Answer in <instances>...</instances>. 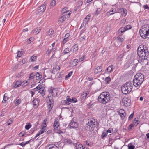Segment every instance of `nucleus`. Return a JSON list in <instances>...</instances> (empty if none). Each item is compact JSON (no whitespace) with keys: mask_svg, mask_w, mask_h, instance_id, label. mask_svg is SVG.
<instances>
[{"mask_svg":"<svg viewBox=\"0 0 149 149\" xmlns=\"http://www.w3.org/2000/svg\"><path fill=\"white\" fill-rule=\"evenodd\" d=\"M140 35L144 39L149 38V25L142 27L139 31Z\"/></svg>","mask_w":149,"mask_h":149,"instance_id":"5","label":"nucleus"},{"mask_svg":"<svg viewBox=\"0 0 149 149\" xmlns=\"http://www.w3.org/2000/svg\"><path fill=\"white\" fill-rule=\"evenodd\" d=\"M117 12L121 14L122 17H125L127 15V10L125 8H120L118 9Z\"/></svg>","mask_w":149,"mask_h":149,"instance_id":"13","label":"nucleus"},{"mask_svg":"<svg viewBox=\"0 0 149 149\" xmlns=\"http://www.w3.org/2000/svg\"><path fill=\"white\" fill-rule=\"evenodd\" d=\"M70 52L69 49L66 48L63 51V52L65 54H67Z\"/></svg>","mask_w":149,"mask_h":149,"instance_id":"50","label":"nucleus"},{"mask_svg":"<svg viewBox=\"0 0 149 149\" xmlns=\"http://www.w3.org/2000/svg\"><path fill=\"white\" fill-rule=\"evenodd\" d=\"M110 99L109 94L108 93L105 92L102 93L98 98V101L100 103L105 104Z\"/></svg>","mask_w":149,"mask_h":149,"instance_id":"3","label":"nucleus"},{"mask_svg":"<svg viewBox=\"0 0 149 149\" xmlns=\"http://www.w3.org/2000/svg\"><path fill=\"white\" fill-rule=\"evenodd\" d=\"M125 112V110L123 109H120L118 111V113L119 114L123 113Z\"/></svg>","mask_w":149,"mask_h":149,"instance_id":"61","label":"nucleus"},{"mask_svg":"<svg viewBox=\"0 0 149 149\" xmlns=\"http://www.w3.org/2000/svg\"><path fill=\"white\" fill-rule=\"evenodd\" d=\"M56 4V1L54 0H53L51 1L50 3V5L51 6L54 7Z\"/></svg>","mask_w":149,"mask_h":149,"instance_id":"38","label":"nucleus"},{"mask_svg":"<svg viewBox=\"0 0 149 149\" xmlns=\"http://www.w3.org/2000/svg\"><path fill=\"white\" fill-rule=\"evenodd\" d=\"M124 28L126 31L128 30L131 29L132 28V26L130 25H127L124 27Z\"/></svg>","mask_w":149,"mask_h":149,"instance_id":"49","label":"nucleus"},{"mask_svg":"<svg viewBox=\"0 0 149 149\" xmlns=\"http://www.w3.org/2000/svg\"><path fill=\"white\" fill-rule=\"evenodd\" d=\"M46 8V6L45 5L43 4V5H42L41 6L38 7V12H43L45 10Z\"/></svg>","mask_w":149,"mask_h":149,"instance_id":"17","label":"nucleus"},{"mask_svg":"<svg viewBox=\"0 0 149 149\" xmlns=\"http://www.w3.org/2000/svg\"><path fill=\"white\" fill-rule=\"evenodd\" d=\"M97 50L96 49L92 54V56L93 57H95L97 56Z\"/></svg>","mask_w":149,"mask_h":149,"instance_id":"41","label":"nucleus"},{"mask_svg":"<svg viewBox=\"0 0 149 149\" xmlns=\"http://www.w3.org/2000/svg\"><path fill=\"white\" fill-rule=\"evenodd\" d=\"M78 49V46L77 45H74L72 47V51L74 52H76Z\"/></svg>","mask_w":149,"mask_h":149,"instance_id":"31","label":"nucleus"},{"mask_svg":"<svg viewBox=\"0 0 149 149\" xmlns=\"http://www.w3.org/2000/svg\"><path fill=\"white\" fill-rule=\"evenodd\" d=\"M85 58V56L84 55L81 57L79 59V62H81L83 61Z\"/></svg>","mask_w":149,"mask_h":149,"instance_id":"56","label":"nucleus"},{"mask_svg":"<svg viewBox=\"0 0 149 149\" xmlns=\"http://www.w3.org/2000/svg\"><path fill=\"white\" fill-rule=\"evenodd\" d=\"M144 75L141 73H138L134 76L133 79V83L135 87L140 85L144 80Z\"/></svg>","mask_w":149,"mask_h":149,"instance_id":"2","label":"nucleus"},{"mask_svg":"<svg viewBox=\"0 0 149 149\" xmlns=\"http://www.w3.org/2000/svg\"><path fill=\"white\" fill-rule=\"evenodd\" d=\"M74 118H73L69 123V125L71 128H76L78 127L77 123L74 121Z\"/></svg>","mask_w":149,"mask_h":149,"instance_id":"11","label":"nucleus"},{"mask_svg":"<svg viewBox=\"0 0 149 149\" xmlns=\"http://www.w3.org/2000/svg\"><path fill=\"white\" fill-rule=\"evenodd\" d=\"M46 100L49 104L48 106V112H50L53 107L54 101L53 98L51 96H48L46 98Z\"/></svg>","mask_w":149,"mask_h":149,"instance_id":"7","label":"nucleus"},{"mask_svg":"<svg viewBox=\"0 0 149 149\" xmlns=\"http://www.w3.org/2000/svg\"><path fill=\"white\" fill-rule=\"evenodd\" d=\"M60 126L59 120L57 119H55L53 125V127L54 130H57V129Z\"/></svg>","mask_w":149,"mask_h":149,"instance_id":"14","label":"nucleus"},{"mask_svg":"<svg viewBox=\"0 0 149 149\" xmlns=\"http://www.w3.org/2000/svg\"><path fill=\"white\" fill-rule=\"evenodd\" d=\"M46 149H59L58 147L52 144L46 148Z\"/></svg>","mask_w":149,"mask_h":149,"instance_id":"22","label":"nucleus"},{"mask_svg":"<svg viewBox=\"0 0 149 149\" xmlns=\"http://www.w3.org/2000/svg\"><path fill=\"white\" fill-rule=\"evenodd\" d=\"M26 59L25 58L23 59L19 62V63L21 65H23L26 63Z\"/></svg>","mask_w":149,"mask_h":149,"instance_id":"45","label":"nucleus"},{"mask_svg":"<svg viewBox=\"0 0 149 149\" xmlns=\"http://www.w3.org/2000/svg\"><path fill=\"white\" fill-rule=\"evenodd\" d=\"M143 6V8H144L145 9H148V12H149V7L148 6V5H147V4H146V5H144Z\"/></svg>","mask_w":149,"mask_h":149,"instance_id":"60","label":"nucleus"},{"mask_svg":"<svg viewBox=\"0 0 149 149\" xmlns=\"http://www.w3.org/2000/svg\"><path fill=\"white\" fill-rule=\"evenodd\" d=\"M39 102V100L38 98H33L32 103L34 105L36 106V107H37L38 106Z\"/></svg>","mask_w":149,"mask_h":149,"instance_id":"18","label":"nucleus"},{"mask_svg":"<svg viewBox=\"0 0 149 149\" xmlns=\"http://www.w3.org/2000/svg\"><path fill=\"white\" fill-rule=\"evenodd\" d=\"M48 91L49 93L52 94V96L53 97L57 96V93L58 91L57 88H54L51 87L49 88Z\"/></svg>","mask_w":149,"mask_h":149,"instance_id":"9","label":"nucleus"},{"mask_svg":"<svg viewBox=\"0 0 149 149\" xmlns=\"http://www.w3.org/2000/svg\"><path fill=\"white\" fill-rule=\"evenodd\" d=\"M41 30V28L40 27H37L34 30L33 33L37 34L40 32Z\"/></svg>","mask_w":149,"mask_h":149,"instance_id":"25","label":"nucleus"},{"mask_svg":"<svg viewBox=\"0 0 149 149\" xmlns=\"http://www.w3.org/2000/svg\"><path fill=\"white\" fill-rule=\"evenodd\" d=\"M113 129L112 128H109L108 130L106 131L107 133H111L112 132H113Z\"/></svg>","mask_w":149,"mask_h":149,"instance_id":"57","label":"nucleus"},{"mask_svg":"<svg viewBox=\"0 0 149 149\" xmlns=\"http://www.w3.org/2000/svg\"><path fill=\"white\" fill-rule=\"evenodd\" d=\"M64 104H65L66 105H69L70 104V103L69 101L68 100H64L63 101V102Z\"/></svg>","mask_w":149,"mask_h":149,"instance_id":"54","label":"nucleus"},{"mask_svg":"<svg viewBox=\"0 0 149 149\" xmlns=\"http://www.w3.org/2000/svg\"><path fill=\"white\" fill-rule=\"evenodd\" d=\"M132 89V85L130 82H127L122 86L121 91L122 92L127 94L130 93Z\"/></svg>","mask_w":149,"mask_h":149,"instance_id":"4","label":"nucleus"},{"mask_svg":"<svg viewBox=\"0 0 149 149\" xmlns=\"http://www.w3.org/2000/svg\"><path fill=\"white\" fill-rule=\"evenodd\" d=\"M121 117V119L122 120H124L125 119L126 116V113L125 112L123 113L119 114Z\"/></svg>","mask_w":149,"mask_h":149,"instance_id":"35","label":"nucleus"},{"mask_svg":"<svg viewBox=\"0 0 149 149\" xmlns=\"http://www.w3.org/2000/svg\"><path fill=\"white\" fill-rule=\"evenodd\" d=\"M6 94H5L4 95V98H3V100L2 101V103H5L6 102V101H7V98H6V97H5V95H6Z\"/></svg>","mask_w":149,"mask_h":149,"instance_id":"53","label":"nucleus"},{"mask_svg":"<svg viewBox=\"0 0 149 149\" xmlns=\"http://www.w3.org/2000/svg\"><path fill=\"white\" fill-rule=\"evenodd\" d=\"M102 70V68L100 66L97 67L94 70V73L95 74H97L100 73Z\"/></svg>","mask_w":149,"mask_h":149,"instance_id":"16","label":"nucleus"},{"mask_svg":"<svg viewBox=\"0 0 149 149\" xmlns=\"http://www.w3.org/2000/svg\"><path fill=\"white\" fill-rule=\"evenodd\" d=\"M111 80V79L109 77H106L105 79V84H107L110 82Z\"/></svg>","mask_w":149,"mask_h":149,"instance_id":"34","label":"nucleus"},{"mask_svg":"<svg viewBox=\"0 0 149 149\" xmlns=\"http://www.w3.org/2000/svg\"><path fill=\"white\" fill-rule=\"evenodd\" d=\"M107 134V133L106 131L103 132L101 136V138H103L106 137Z\"/></svg>","mask_w":149,"mask_h":149,"instance_id":"42","label":"nucleus"},{"mask_svg":"<svg viewBox=\"0 0 149 149\" xmlns=\"http://www.w3.org/2000/svg\"><path fill=\"white\" fill-rule=\"evenodd\" d=\"M21 99H18L16 101H15L14 102V104L16 106H18L21 103Z\"/></svg>","mask_w":149,"mask_h":149,"instance_id":"30","label":"nucleus"},{"mask_svg":"<svg viewBox=\"0 0 149 149\" xmlns=\"http://www.w3.org/2000/svg\"><path fill=\"white\" fill-rule=\"evenodd\" d=\"M78 60L77 59H74L72 62V64L74 66H75L77 64V63L78 62Z\"/></svg>","mask_w":149,"mask_h":149,"instance_id":"37","label":"nucleus"},{"mask_svg":"<svg viewBox=\"0 0 149 149\" xmlns=\"http://www.w3.org/2000/svg\"><path fill=\"white\" fill-rule=\"evenodd\" d=\"M75 147L76 149H83V146L82 144L79 143H77L76 144Z\"/></svg>","mask_w":149,"mask_h":149,"instance_id":"26","label":"nucleus"},{"mask_svg":"<svg viewBox=\"0 0 149 149\" xmlns=\"http://www.w3.org/2000/svg\"><path fill=\"white\" fill-rule=\"evenodd\" d=\"M43 128H42V130H41L39 131L38 132L37 134L35 136V138H36L37 137H38V136H39L40 135L42 134H43L44 132H45L43 130Z\"/></svg>","mask_w":149,"mask_h":149,"instance_id":"32","label":"nucleus"},{"mask_svg":"<svg viewBox=\"0 0 149 149\" xmlns=\"http://www.w3.org/2000/svg\"><path fill=\"white\" fill-rule=\"evenodd\" d=\"M31 140V139L28 141H27L26 142H23L22 143H21L19 144V145L21 146H22L23 147H24L26 145L29 143L30 142V141Z\"/></svg>","mask_w":149,"mask_h":149,"instance_id":"33","label":"nucleus"},{"mask_svg":"<svg viewBox=\"0 0 149 149\" xmlns=\"http://www.w3.org/2000/svg\"><path fill=\"white\" fill-rule=\"evenodd\" d=\"M138 118H135L133 122V124L134 126H136L139 123V121L138 120Z\"/></svg>","mask_w":149,"mask_h":149,"instance_id":"27","label":"nucleus"},{"mask_svg":"<svg viewBox=\"0 0 149 149\" xmlns=\"http://www.w3.org/2000/svg\"><path fill=\"white\" fill-rule=\"evenodd\" d=\"M40 94H41V95L42 97H43L45 95V93L44 92V91L43 90H42V91L40 90L38 92Z\"/></svg>","mask_w":149,"mask_h":149,"instance_id":"51","label":"nucleus"},{"mask_svg":"<svg viewBox=\"0 0 149 149\" xmlns=\"http://www.w3.org/2000/svg\"><path fill=\"white\" fill-rule=\"evenodd\" d=\"M125 38L124 36L122 35H119L117 37V41L118 42H120V45L122 43L123 41Z\"/></svg>","mask_w":149,"mask_h":149,"instance_id":"15","label":"nucleus"},{"mask_svg":"<svg viewBox=\"0 0 149 149\" xmlns=\"http://www.w3.org/2000/svg\"><path fill=\"white\" fill-rule=\"evenodd\" d=\"M37 58L36 56L35 55H33L30 57L29 61L31 62L35 61L36 60V59Z\"/></svg>","mask_w":149,"mask_h":149,"instance_id":"29","label":"nucleus"},{"mask_svg":"<svg viewBox=\"0 0 149 149\" xmlns=\"http://www.w3.org/2000/svg\"><path fill=\"white\" fill-rule=\"evenodd\" d=\"M66 100H68L70 103L71 102L75 103L77 102V100L75 98L71 99L70 98V97L68 96L67 97Z\"/></svg>","mask_w":149,"mask_h":149,"instance_id":"19","label":"nucleus"},{"mask_svg":"<svg viewBox=\"0 0 149 149\" xmlns=\"http://www.w3.org/2000/svg\"><path fill=\"white\" fill-rule=\"evenodd\" d=\"M137 54L139 57V60L142 62L148 58L149 52L147 47H144V45H142L139 46L138 47Z\"/></svg>","mask_w":149,"mask_h":149,"instance_id":"1","label":"nucleus"},{"mask_svg":"<svg viewBox=\"0 0 149 149\" xmlns=\"http://www.w3.org/2000/svg\"><path fill=\"white\" fill-rule=\"evenodd\" d=\"M122 102L124 106L127 107L130 106V100L128 97H124L122 99Z\"/></svg>","mask_w":149,"mask_h":149,"instance_id":"12","label":"nucleus"},{"mask_svg":"<svg viewBox=\"0 0 149 149\" xmlns=\"http://www.w3.org/2000/svg\"><path fill=\"white\" fill-rule=\"evenodd\" d=\"M115 13V12L113 10H111L109 12H107L108 15H111L114 13Z\"/></svg>","mask_w":149,"mask_h":149,"instance_id":"43","label":"nucleus"},{"mask_svg":"<svg viewBox=\"0 0 149 149\" xmlns=\"http://www.w3.org/2000/svg\"><path fill=\"white\" fill-rule=\"evenodd\" d=\"M73 72L70 71V72L68 74L66 75L65 77V78H67L70 77L72 75Z\"/></svg>","mask_w":149,"mask_h":149,"instance_id":"47","label":"nucleus"},{"mask_svg":"<svg viewBox=\"0 0 149 149\" xmlns=\"http://www.w3.org/2000/svg\"><path fill=\"white\" fill-rule=\"evenodd\" d=\"M13 120V119L12 118H10L8 121L7 123H8V125H10L12 123Z\"/></svg>","mask_w":149,"mask_h":149,"instance_id":"52","label":"nucleus"},{"mask_svg":"<svg viewBox=\"0 0 149 149\" xmlns=\"http://www.w3.org/2000/svg\"><path fill=\"white\" fill-rule=\"evenodd\" d=\"M125 51L123 50L121 52V54L117 57V59L118 61H121L122 60V58H123L124 56Z\"/></svg>","mask_w":149,"mask_h":149,"instance_id":"20","label":"nucleus"},{"mask_svg":"<svg viewBox=\"0 0 149 149\" xmlns=\"http://www.w3.org/2000/svg\"><path fill=\"white\" fill-rule=\"evenodd\" d=\"M106 70L108 72L111 73L113 70V65L108 67Z\"/></svg>","mask_w":149,"mask_h":149,"instance_id":"28","label":"nucleus"},{"mask_svg":"<svg viewBox=\"0 0 149 149\" xmlns=\"http://www.w3.org/2000/svg\"><path fill=\"white\" fill-rule=\"evenodd\" d=\"M22 52L19 51L17 52V56L19 57H20L22 56Z\"/></svg>","mask_w":149,"mask_h":149,"instance_id":"55","label":"nucleus"},{"mask_svg":"<svg viewBox=\"0 0 149 149\" xmlns=\"http://www.w3.org/2000/svg\"><path fill=\"white\" fill-rule=\"evenodd\" d=\"M21 85H22L21 81L20 80H19L16 82L14 87L16 88L20 87Z\"/></svg>","mask_w":149,"mask_h":149,"instance_id":"24","label":"nucleus"},{"mask_svg":"<svg viewBox=\"0 0 149 149\" xmlns=\"http://www.w3.org/2000/svg\"><path fill=\"white\" fill-rule=\"evenodd\" d=\"M41 86L40 85H38L35 88L33 89L35 91H36L38 90H40L41 88Z\"/></svg>","mask_w":149,"mask_h":149,"instance_id":"48","label":"nucleus"},{"mask_svg":"<svg viewBox=\"0 0 149 149\" xmlns=\"http://www.w3.org/2000/svg\"><path fill=\"white\" fill-rule=\"evenodd\" d=\"M34 78H35V73H32L30 74L29 76V79H31Z\"/></svg>","mask_w":149,"mask_h":149,"instance_id":"39","label":"nucleus"},{"mask_svg":"<svg viewBox=\"0 0 149 149\" xmlns=\"http://www.w3.org/2000/svg\"><path fill=\"white\" fill-rule=\"evenodd\" d=\"M29 83L27 81H24L23 82H22V85L23 86H26Z\"/></svg>","mask_w":149,"mask_h":149,"instance_id":"44","label":"nucleus"},{"mask_svg":"<svg viewBox=\"0 0 149 149\" xmlns=\"http://www.w3.org/2000/svg\"><path fill=\"white\" fill-rule=\"evenodd\" d=\"M135 147V146L133 145H130L128 146L129 149H134Z\"/></svg>","mask_w":149,"mask_h":149,"instance_id":"64","label":"nucleus"},{"mask_svg":"<svg viewBox=\"0 0 149 149\" xmlns=\"http://www.w3.org/2000/svg\"><path fill=\"white\" fill-rule=\"evenodd\" d=\"M62 16L61 19H66L70 17L71 14L72 13L71 11L69 10L68 8L65 7L62 10Z\"/></svg>","mask_w":149,"mask_h":149,"instance_id":"6","label":"nucleus"},{"mask_svg":"<svg viewBox=\"0 0 149 149\" xmlns=\"http://www.w3.org/2000/svg\"><path fill=\"white\" fill-rule=\"evenodd\" d=\"M83 2L81 1H79L77 3V6L78 7H79L82 5Z\"/></svg>","mask_w":149,"mask_h":149,"instance_id":"46","label":"nucleus"},{"mask_svg":"<svg viewBox=\"0 0 149 149\" xmlns=\"http://www.w3.org/2000/svg\"><path fill=\"white\" fill-rule=\"evenodd\" d=\"M126 30L125 28H124V27H121L120 29H119V30L118 31V32L119 33H122L123 32H125V31H126Z\"/></svg>","mask_w":149,"mask_h":149,"instance_id":"36","label":"nucleus"},{"mask_svg":"<svg viewBox=\"0 0 149 149\" xmlns=\"http://www.w3.org/2000/svg\"><path fill=\"white\" fill-rule=\"evenodd\" d=\"M31 127V125L29 124L28 125H26L25 126V128L27 130L29 129Z\"/></svg>","mask_w":149,"mask_h":149,"instance_id":"58","label":"nucleus"},{"mask_svg":"<svg viewBox=\"0 0 149 149\" xmlns=\"http://www.w3.org/2000/svg\"><path fill=\"white\" fill-rule=\"evenodd\" d=\"M54 33L53 30L52 29H50L48 31V34H47L48 36L52 35Z\"/></svg>","mask_w":149,"mask_h":149,"instance_id":"40","label":"nucleus"},{"mask_svg":"<svg viewBox=\"0 0 149 149\" xmlns=\"http://www.w3.org/2000/svg\"><path fill=\"white\" fill-rule=\"evenodd\" d=\"M57 49V48L56 47H52L51 46H49L48 49L46 52V53L48 55H49L51 53L52 54V56L55 54V51Z\"/></svg>","mask_w":149,"mask_h":149,"instance_id":"10","label":"nucleus"},{"mask_svg":"<svg viewBox=\"0 0 149 149\" xmlns=\"http://www.w3.org/2000/svg\"><path fill=\"white\" fill-rule=\"evenodd\" d=\"M42 77V75L38 72L35 74V77L36 80H39Z\"/></svg>","mask_w":149,"mask_h":149,"instance_id":"23","label":"nucleus"},{"mask_svg":"<svg viewBox=\"0 0 149 149\" xmlns=\"http://www.w3.org/2000/svg\"><path fill=\"white\" fill-rule=\"evenodd\" d=\"M97 122L94 119H89L88 120V125L89 127L88 128V126H87L85 127V129L88 131L90 130V127L92 128L96 127L97 126Z\"/></svg>","mask_w":149,"mask_h":149,"instance_id":"8","label":"nucleus"},{"mask_svg":"<svg viewBox=\"0 0 149 149\" xmlns=\"http://www.w3.org/2000/svg\"><path fill=\"white\" fill-rule=\"evenodd\" d=\"M68 40V39L67 38H65L63 40V44H65Z\"/></svg>","mask_w":149,"mask_h":149,"instance_id":"63","label":"nucleus"},{"mask_svg":"<svg viewBox=\"0 0 149 149\" xmlns=\"http://www.w3.org/2000/svg\"><path fill=\"white\" fill-rule=\"evenodd\" d=\"M133 116H134V113H132L130 115L128 118L129 120H130L132 119L133 117Z\"/></svg>","mask_w":149,"mask_h":149,"instance_id":"62","label":"nucleus"},{"mask_svg":"<svg viewBox=\"0 0 149 149\" xmlns=\"http://www.w3.org/2000/svg\"><path fill=\"white\" fill-rule=\"evenodd\" d=\"M46 121H47V120L46 119H45L44 120V121L43 122V126L44 127H46L47 126Z\"/></svg>","mask_w":149,"mask_h":149,"instance_id":"59","label":"nucleus"},{"mask_svg":"<svg viewBox=\"0 0 149 149\" xmlns=\"http://www.w3.org/2000/svg\"><path fill=\"white\" fill-rule=\"evenodd\" d=\"M60 67L58 65H56L55 68H53L52 73L53 74H55L56 73L58 70H60Z\"/></svg>","mask_w":149,"mask_h":149,"instance_id":"21","label":"nucleus"}]
</instances>
